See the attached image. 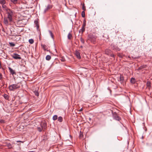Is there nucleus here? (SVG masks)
Here are the masks:
<instances>
[{"label":"nucleus","mask_w":152,"mask_h":152,"mask_svg":"<svg viewBox=\"0 0 152 152\" xmlns=\"http://www.w3.org/2000/svg\"><path fill=\"white\" fill-rule=\"evenodd\" d=\"M72 37V36L71 34L70 33H69L68 35V38L69 39H70Z\"/></svg>","instance_id":"obj_18"},{"label":"nucleus","mask_w":152,"mask_h":152,"mask_svg":"<svg viewBox=\"0 0 152 152\" xmlns=\"http://www.w3.org/2000/svg\"><path fill=\"white\" fill-rule=\"evenodd\" d=\"M113 118L115 119L118 121H119L120 119L119 117L116 114L113 115Z\"/></svg>","instance_id":"obj_10"},{"label":"nucleus","mask_w":152,"mask_h":152,"mask_svg":"<svg viewBox=\"0 0 152 152\" xmlns=\"http://www.w3.org/2000/svg\"><path fill=\"white\" fill-rule=\"evenodd\" d=\"M6 3L5 0H0V4H5Z\"/></svg>","instance_id":"obj_16"},{"label":"nucleus","mask_w":152,"mask_h":152,"mask_svg":"<svg viewBox=\"0 0 152 152\" xmlns=\"http://www.w3.org/2000/svg\"><path fill=\"white\" fill-rule=\"evenodd\" d=\"M51 56L50 55H47L46 57V59L48 61H49L51 59Z\"/></svg>","instance_id":"obj_17"},{"label":"nucleus","mask_w":152,"mask_h":152,"mask_svg":"<svg viewBox=\"0 0 152 152\" xmlns=\"http://www.w3.org/2000/svg\"><path fill=\"white\" fill-rule=\"evenodd\" d=\"M14 4L18 3V0H10Z\"/></svg>","instance_id":"obj_14"},{"label":"nucleus","mask_w":152,"mask_h":152,"mask_svg":"<svg viewBox=\"0 0 152 152\" xmlns=\"http://www.w3.org/2000/svg\"><path fill=\"white\" fill-rule=\"evenodd\" d=\"M10 46L11 47H14L15 45V44L13 42H9Z\"/></svg>","instance_id":"obj_25"},{"label":"nucleus","mask_w":152,"mask_h":152,"mask_svg":"<svg viewBox=\"0 0 152 152\" xmlns=\"http://www.w3.org/2000/svg\"><path fill=\"white\" fill-rule=\"evenodd\" d=\"M4 121L2 119L0 120V123H4Z\"/></svg>","instance_id":"obj_38"},{"label":"nucleus","mask_w":152,"mask_h":152,"mask_svg":"<svg viewBox=\"0 0 152 152\" xmlns=\"http://www.w3.org/2000/svg\"><path fill=\"white\" fill-rule=\"evenodd\" d=\"M80 47L81 48H83V46H81Z\"/></svg>","instance_id":"obj_45"},{"label":"nucleus","mask_w":152,"mask_h":152,"mask_svg":"<svg viewBox=\"0 0 152 152\" xmlns=\"http://www.w3.org/2000/svg\"><path fill=\"white\" fill-rule=\"evenodd\" d=\"M20 86L19 83L13 84L10 86L9 87V90L11 91H13L15 90L20 88Z\"/></svg>","instance_id":"obj_1"},{"label":"nucleus","mask_w":152,"mask_h":152,"mask_svg":"<svg viewBox=\"0 0 152 152\" xmlns=\"http://www.w3.org/2000/svg\"><path fill=\"white\" fill-rule=\"evenodd\" d=\"M41 126L42 129H45L47 127L46 124L45 122H42L41 124Z\"/></svg>","instance_id":"obj_6"},{"label":"nucleus","mask_w":152,"mask_h":152,"mask_svg":"<svg viewBox=\"0 0 152 152\" xmlns=\"http://www.w3.org/2000/svg\"><path fill=\"white\" fill-rule=\"evenodd\" d=\"M37 129H38V131L39 132H41L42 131V129L39 127L37 128Z\"/></svg>","instance_id":"obj_32"},{"label":"nucleus","mask_w":152,"mask_h":152,"mask_svg":"<svg viewBox=\"0 0 152 152\" xmlns=\"http://www.w3.org/2000/svg\"><path fill=\"white\" fill-rule=\"evenodd\" d=\"M2 5V7L3 8L5 9L6 7V6L5 5V4H1Z\"/></svg>","instance_id":"obj_33"},{"label":"nucleus","mask_w":152,"mask_h":152,"mask_svg":"<svg viewBox=\"0 0 152 152\" xmlns=\"http://www.w3.org/2000/svg\"><path fill=\"white\" fill-rule=\"evenodd\" d=\"M7 18L10 22H11L12 21V17L13 14V11L12 10L9 9L7 12Z\"/></svg>","instance_id":"obj_2"},{"label":"nucleus","mask_w":152,"mask_h":152,"mask_svg":"<svg viewBox=\"0 0 152 152\" xmlns=\"http://www.w3.org/2000/svg\"><path fill=\"white\" fill-rule=\"evenodd\" d=\"M83 110V109H82V108H81V109H80L79 110V111L80 112V111H82Z\"/></svg>","instance_id":"obj_42"},{"label":"nucleus","mask_w":152,"mask_h":152,"mask_svg":"<svg viewBox=\"0 0 152 152\" xmlns=\"http://www.w3.org/2000/svg\"><path fill=\"white\" fill-rule=\"evenodd\" d=\"M75 55L79 59L81 58V57L80 54V53L78 51L76 50L75 53Z\"/></svg>","instance_id":"obj_7"},{"label":"nucleus","mask_w":152,"mask_h":152,"mask_svg":"<svg viewBox=\"0 0 152 152\" xmlns=\"http://www.w3.org/2000/svg\"><path fill=\"white\" fill-rule=\"evenodd\" d=\"M52 8V6L51 5H48L47 6L46 8L44 10V12L45 13L49 9H50Z\"/></svg>","instance_id":"obj_9"},{"label":"nucleus","mask_w":152,"mask_h":152,"mask_svg":"<svg viewBox=\"0 0 152 152\" xmlns=\"http://www.w3.org/2000/svg\"><path fill=\"white\" fill-rule=\"evenodd\" d=\"M86 23L85 22H84L82 25V27L83 28H85V27L86 26Z\"/></svg>","instance_id":"obj_35"},{"label":"nucleus","mask_w":152,"mask_h":152,"mask_svg":"<svg viewBox=\"0 0 152 152\" xmlns=\"http://www.w3.org/2000/svg\"><path fill=\"white\" fill-rule=\"evenodd\" d=\"M7 19V18H4V23L7 26L9 24Z\"/></svg>","instance_id":"obj_11"},{"label":"nucleus","mask_w":152,"mask_h":152,"mask_svg":"<svg viewBox=\"0 0 152 152\" xmlns=\"http://www.w3.org/2000/svg\"><path fill=\"white\" fill-rule=\"evenodd\" d=\"M85 30V28H83V27H82L81 29L79 31V32L80 33L81 31L82 33H83V32Z\"/></svg>","instance_id":"obj_20"},{"label":"nucleus","mask_w":152,"mask_h":152,"mask_svg":"<svg viewBox=\"0 0 152 152\" xmlns=\"http://www.w3.org/2000/svg\"><path fill=\"white\" fill-rule=\"evenodd\" d=\"M82 9L84 11L86 10V7L84 5L83 6Z\"/></svg>","instance_id":"obj_37"},{"label":"nucleus","mask_w":152,"mask_h":152,"mask_svg":"<svg viewBox=\"0 0 152 152\" xmlns=\"http://www.w3.org/2000/svg\"><path fill=\"white\" fill-rule=\"evenodd\" d=\"M35 95L37 96H39V93L38 92H37V91H36L35 92Z\"/></svg>","instance_id":"obj_34"},{"label":"nucleus","mask_w":152,"mask_h":152,"mask_svg":"<svg viewBox=\"0 0 152 152\" xmlns=\"http://www.w3.org/2000/svg\"><path fill=\"white\" fill-rule=\"evenodd\" d=\"M62 120H63V118L61 117L60 116L58 117V121H59L60 122H61L62 121Z\"/></svg>","instance_id":"obj_21"},{"label":"nucleus","mask_w":152,"mask_h":152,"mask_svg":"<svg viewBox=\"0 0 152 152\" xmlns=\"http://www.w3.org/2000/svg\"><path fill=\"white\" fill-rule=\"evenodd\" d=\"M146 67V65H143L142 66H140L137 69V70H141L143 69H144Z\"/></svg>","instance_id":"obj_12"},{"label":"nucleus","mask_w":152,"mask_h":152,"mask_svg":"<svg viewBox=\"0 0 152 152\" xmlns=\"http://www.w3.org/2000/svg\"><path fill=\"white\" fill-rule=\"evenodd\" d=\"M81 15H82V17L84 18L85 17V12L84 11L82 12V13H81Z\"/></svg>","instance_id":"obj_26"},{"label":"nucleus","mask_w":152,"mask_h":152,"mask_svg":"<svg viewBox=\"0 0 152 152\" xmlns=\"http://www.w3.org/2000/svg\"><path fill=\"white\" fill-rule=\"evenodd\" d=\"M89 120L90 121L91 120V118H89Z\"/></svg>","instance_id":"obj_46"},{"label":"nucleus","mask_w":152,"mask_h":152,"mask_svg":"<svg viewBox=\"0 0 152 152\" xmlns=\"http://www.w3.org/2000/svg\"><path fill=\"white\" fill-rule=\"evenodd\" d=\"M2 75L1 73H0V80H2Z\"/></svg>","instance_id":"obj_36"},{"label":"nucleus","mask_w":152,"mask_h":152,"mask_svg":"<svg viewBox=\"0 0 152 152\" xmlns=\"http://www.w3.org/2000/svg\"><path fill=\"white\" fill-rule=\"evenodd\" d=\"M17 142H21L22 143H23L24 142V141H17Z\"/></svg>","instance_id":"obj_40"},{"label":"nucleus","mask_w":152,"mask_h":152,"mask_svg":"<svg viewBox=\"0 0 152 152\" xmlns=\"http://www.w3.org/2000/svg\"><path fill=\"white\" fill-rule=\"evenodd\" d=\"M9 71L10 73L12 74V75H15L16 73L12 69L11 67H9Z\"/></svg>","instance_id":"obj_8"},{"label":"nucleus","mask_w":152,"mask_h":152,"mask_svg":"<svg viewBox=\"0 0 152 152\" xmlns=\"http://www.w3.org/2000/svg\"><path fill=\"white\" fill-rule=\"evenodd\" d=\"M61 61H62V62H64V61H65V59L63 57H61Z\"/></svg>","instance_id":"obj_31"},{"label":"nucleus","mask_w":152,"mask_h":152,"mask_svg":"<svg viewBox=\"0 0 152 152\" xmlns=\"http://www.w3.org/2000/svg\"><path fill=\"white\" fill-rule=\"evenodd\" d=\"M2 31H4V29H3L2 30Z\"/></svg>","instance_id":"obj_47"},{"label":"nucleus","mask_w":152,"mask_h":152,"mask_svg":"<svg viewBox=\"0 0 152 152\" xmlns=\"http://www.w3.org/2000/svg\"><path fill=\"white\" fill-rule=\"evenodd\" d=\"M49 32L51 36V37L53 38V34L52 31L50 30L49 31Z\"/></svg>","instance_id":"obj_27"},{"label":"nucleus","mask_w":152,"mask_h":152,"mask_svg":"<svg viewBox=\"0 0 152 152\" xmlns=\"http://www.w3.org/2000/svg\"><path fill=\"white\" fill-rule=\"evenodd\" d=\"M113 49L114 50V49H115V50H119V48L117 47H116L115 48V49L113 48Z\"/></svg>","instance_id":"obj_39"},{"label":"nucleus","mask_w":152,"mask_h":152,"mask_svg":"<svg viewBox=\"0 0 152 152\" xmlns=\"http://www.w3.org/2000/svg\"><path fill=\"white\" fill-rule=\"evenodd\" d=\"M105 53L108 55H110V56L111 57H114V55L113 54H111V51L110 50L107 49L105 50Z\"/></svg>","instance_id":"obj_5"},{"label":"nucleus","mask_w":152,"mask_h":152,"mask_svg":"<svg viewBox=\"0 0 152 152\" xmlns=\"http://www.w3.org/2000/svg\"><path fill=\"white\" fill-rule=\"evenodd\" d=\"M4 97L7 100L9 99V96L6 94H5L4 95Z\"/></svg>","instance_id":"obj_24"},{"label":"nucleus","mask_w":152,"mask_h":152,"mask_svg":"<svg viewBox=\"0 0 152 152\" xmlns=\"http://www.w3.org/2000/svg\"><path fill=\"white\" fill-rule=\"evenodd\" d=\"M11 56L13 58L15 59H20L21 58L20 55L16 53H14Z\"/></svg>","instance_id":"obj_4"},{"label":"nucleus","mask_w":152,"mask_h":152,"mask_svg":"<svg viewBox=\"0 0 152 152\" xmlns=\"http://www.w3.org/2000/svg\"><path fill=\"white\" fill-rule=\"evenodd\" d=\"M7 146L9 148H12V145L10 143H7Z\"/></svg>","instance_id":"obj_19"},{"label":"nucleus","mask_w":152,"mask_h":152,"mask_svg":"<svg viewBox=\"0 0 152 152\" xmlns=\"http://www.w3.org/2000/svg\"><path fill=\"white\" fill-rule=\"evenodd\" d=\"M1 68V63L0 62V69Z\"/></svg>","instance_id":"obj_43"},{"label":"nucleus","mask_w":152,"mask_h":152,"mask_svg":"<svg viewBox=\"0 0 152 152\" xmlns=\"http://www.w3.org/2000/svg\"><path fill=\"white\" fill-rule=\"evenodd\" d=\"M29 42L31 44H33L34 42V40L32 39H31L29 40H28Z\"/></svg>","instance_id":"obj_23"},{"label":"nucleus","mask_w":152,"mask_h":152,"mask_svg":"<svg viewBox=\"0 0 152 152\" xmlns=\"http://www.w3.org/2000/svg\"><path fill=\"white\" fill-rule=\"evenodd\" d=\"M124 80V77L123 76H122L121 75L120 77V81L122 82H123Z\"/></svg>","instance_id":"obj_28"},{"label":"nucleus","mask_w":152,"mask_h":152,"mask_svg":"<svg viewBox=\"0 0 152 152\" xmlns=\"http://www.w3.org/2000/svg\"><path fill=\"white\" fill-rule=\"evenodd\" d=\"M96 36L91 34L88 35V39L94 43L96 41Z\"/></svg>","instance_id":"obj_3"},{"label":"nucleus","mask_w":152,"mask_h":152,"mask_svg":"<svg viewBox=\"0 0 152 152\" xmlns=\"http://www.w3.org/2000/svg\"><path fill=\"white\" fill-rule=\"evenodd\" d=\"M41 46L42 47L43 49H44V50H45V48L46 47V46L45 45L41 44Z\"/></svg>","instance_id":"obj_30"},{"label":"nucleus","mask_w":152,"mask_h":152,"mask_svg":"<svg viewBox=\"0 0 152 152\" xmlns=\"http://www.w3.org/2000/svg\"><path fill=\"white\" fill-rule=\"evenodd\" d=\"M83 134L82 133H80V137H83Z\"/></svg>","instance_id":"obj_41"},{"label":"nucleus","mask_w":152,"mask_h":152,"mask_svg":"<svg viewBox=\"0 0 152 152\" xmlns=\"http://www.w3.org/2000/svg\"><path fill=\"white\" fill-rule=\"evenodd\" d=\"M36 26H37V29L39 28V26L37 25H36Z\"/></svg>","instance_id":"obj_44"},{"label":"nucleus","mask_w":152,"mask_h":152,"mask_svg":"<svg viewBox=\"0 0 152 152\" xmlns=\"http://www.w3.org/2000/svg\"><path fill=\"white\" fill-rule=\"evenodd\" d=\"M80 40L81 42L83 44H84V39L82 38V37L80 38Z\"/></svg>","instance_id":"obj_29"},{"label":"nucleus","mask_w":152,"mask_h":152,"mask_svg":"<svg viewBox=\"0 0 152 152\" xmlns=\"http://www.w3.org/2000/svg\"><path fill=\"white\" fill-rule=\"evenodd\" d=\"M136 82L135 79L133 77H132L131 78V79L130 80V82L132 83H134Z\"/></svg>","instance_id":"obj_13"},{"label":"nucleus","mask_w":152,"mask_h":152,"mask_svg":"<svg viewBox=\"0 0 152 152\" xmlns=\"http://www.w3.org/2000/svg\"><path fill=\"white\" fill-rule=\"evenodd\" d=\"M57 118L58 116L56 115H54L53 117V120H56L57 119Z\"/></svg>","instance_id":"obj_22"},{"label":"nucleus","mask_w":152,"mask_h":152,"mask_svg":"<svg viewBox=\"0 0 152 152\" xmlns=\"http://www.w3.org/2000/svg\"><path fill=\"white\" fill-rule=\"evenodd\" d=\"M151 83L149 81H148L146 83V86L147 87H149V88L151 87Z\"/></svg>","instance_id":"obj_15"}]
</instances>
